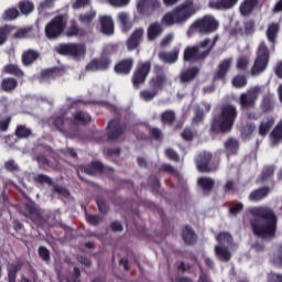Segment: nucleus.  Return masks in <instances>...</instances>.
Returning <instances> with one entry per match:
<instances>
[{"instance_id": "1", "label": "nucleus", "mask_w": 282, "mask_h": 282, "mask_svg": "<svg viewBox=\"0 0 282 282\" xmlns=\"http://www.w3.org/2000/svg\"><path fill=\"white\" fill-rule=\"evenodd\" d=\"M249 214L253 217L250 220V227L254 237H258V239H274L276 237L279 217L272 207H251Z\"/></svg>"}, {"instance_id": "2", "label": "nucleus", "mask_w": 282, "mask_h": 282, "mask_svg": "<svg viewBox=\"0 0 282 282\" xmlns=\"http://www.w3.org/2000/svg\"><path fill=\"white\" fill-rule=\"evenodd\" d=\"M239 111L237 106L232 104H226L221 106L220 113L214 115L209 123V133L212 135H226L235 129V122Z\"/></svg>"}, {"instance_id": "3", "label": "nucleus", "mask_w": 282, "mask_h": 282, "mask_svg": "<svg viewBox=\"0 0 282 282\" xmlns=\"http://www.w3.org/2000/svg\"><path fill=\"white\" fill-rule=\"evenodd\" d=\"M118 52V45L116 44H108L100 57L93 58L85 67L86 72H107L109 67H111V55Z\"/></svg>"}, {"instance_id": "4", "label": "nucleus", "mask_w": 282, "mask_h": 282, "mask_svg": "<svg viewBox=\"0 0 282 282\" xmlns=\"http://www.w3.org/2000/svg\"><path fill=\"white\" fill-rule=\"evenodd\" d=\"M208 40H203L199 43L186 46L183 53L184 63H204L209 55V51H206Z\"/></svg>"}, {"instance_id": "5", "label": "nucleus", "mask_w": 282, "mask_h": 282, "mask_svg": "<svg viewBox=\"0 0 282 282\" xmlns=\"http://www.w3.org/2000/svg\"><path fill=\"white\" fill-rule=\"evenodd\" d=\"M67 14H57L44 28L45 37L48 41H56L63 36L67 28Z\"/></svg>"}, {"instance_id": "6", "label": "nucleus", "mask_w": 282, "mask_h": 282, "mask_svg": "<svg viewBox=\"0 0 282 282\" xmlns=\"http://www.w3.org/2000/svg\"><path fill=\"white\" fill-rule=\"evenodd\" d=\"M55 52L74 61H83L87 55V46L83 43H61L55 47Z\"/></svg>"}, {"instance_id": "7", "label": "nucleus", "mask_w": 282, "mask_h": 282, "mask_svg": "<svg viewBox=\"0 0 282 282\" xmlns=\"http://www.w3.org/2000/svg\"><path fill=\"white\" fill-rule=\"evenodd\" d=\"M253 66L251 67V76L263 74L268 69V65H270V48H268L265 42L259 44Z\"/></svg>"}, {"instance_id": "8", "label": "nucleus", "mask_w": 282, "mask_h": 282, "mask_svg": "<svg viewBox=\"0 0 282 282\" xmlns=\"http://www.w3.org/2000/svg\"><path fill=\"white\" fill-rule=\"evenodd\" d=\"M113 173V169L109 166H105L100 161H91L88 164H83L78 166L77 175L82 182L85 180L82 177L80 173H85L86 175H90L91 177L96 175H102V173Z\"/></svg>"}, {"instance_id": "9", "label": "nucleus", "mask_w": 282, "mask_h": 282, "mask_svg": "<svg viewBox=\"0 0 282 282\" xmlns=\"http://www.w3.org/2000/svg\"><path fill=\"white\" fill-rule=\"evenodd\" d=\"M192 28L196 30L199 34H213L219 30V21L213 15H204L200 19H197Z\"/></svg>"}, {"instance_id": "10", "label": "nucleus", "mask_w": 282, "mask_h": 282, "mask_svg": "<svg viewBox=\"0 0 282 282\" xmlns=\"http://www.w3.org/2000/svg\"><path fill=\"white\" fill-rule=\"evenodd\" d=\"M261 86H254L242 93L239 97L240 109H254L257 100H259V94L262 91Z\"/></svg>"}, {"instance_id": "11", "label": "nucleus", "mask_w": 282, "mask_h": 282, "mask_svg": "<svg viewBox=\"0 0 282 282\" xmlns=\"http://www.w3.org/2000/svg\"><path fill=\"white\" fill-rule=\"evenodd\" d=\"M149 74H151V62L139 63L131 77L133 87L138 89L141 85H144Z\"/></svg>"}, {"instance_id": "12", "label": "nucleus", "mask_w": 282, "mask_h": 282, "mask_svg": "<svg viewBox=\"0 0 282 282\" xmlns=\"http://www.w3.org/2000/svg\"><path fill=\"white\" fill-rule=\"evenodd\" d=\"M195 12H197V9H195V0H185L174 9V14H176V21H178V23H186Z\"/></svg>"}, {"instance_id": "13", "label": "nucleus", "mask_w": 282, "mask_h": 282, "mask_svg": "<svg viewBox=\"0 0 282 282\" xmlns=\"http://www.w3.org/2000/svg\"><path fill=\"white\" fill-rule=\"evenodd\" d=\"M210 162H213V153L200 152L195 159L197 171L199 173H215L218 166L210 164Z\"/></svg>"}, {"instance_id": "14", "label": "nucleus", "mask_w": 282, "mask_h": 282, "mask_svg": "<svg viewBox=\"0 0 282 282\" xmlns=\"http://www.w3.org/2000/svg\"><path fill=\"white\" fill-rule=\"evenodd\" d=\"M127 131V124L121 122L120 119H112L108 122L107 127V140L109 142H116L121 135H124Z\"/></svg>"}, {"instance_id": "15", "label": "nucleus", "mask_w": 282, "mask_h": 282, "mask_svg": "<svg viewBox=\"0 0 282 282\" xmlns=\"http://www.w3.org/2000/svg\"><path fill=\"white\" fill-rule=\"evenodd\" d=\"M162 8L160 0H138L137 12L140 17H153Z\"/></svg>"}, {"instance_id": "16", "label": "nucleus", "mask_w": 282, "mask_h": 282, "mask_svg": "<svg viewBox=\"0 0 282 282\" xmlns=\"http://www.w3.org/2000/svg\"><path fill=\"white\" fill-rule=\"evenodd\" d=\"M156 73L154 77H152L149 82L150 88L160 94L162 89L166 86L169 78L166 77V73L162 72V66H155Z\"/></svg>"}, {"instance_id": "17", "label": "nucleus", "mask_w": 282, "mask_h": 282, "mask_svg": "<svg viewBox=\"0 0 282 282\" xmlns=\"http://www.w3.org/2000/svg\"><path fill=\"white\" fill-rule=\"evenodd\" d=\"M22 215L28 219H31L33 224H41V221H43V214L41 213V209L32 202L24 204Z\"/></svg>"}, {"instance_id": "18", "label": "nucleus", "mask_w": 282, "mask_h": 282, "mask_svg": "<svg viewBox=\"0 0 282 282\" xmlns=\"http://www.w3.org/2000/svg\"><path fill=\"white\" fill-rule=\"evenodd\" d=\"M134 63L135 61L133 59V57L123 58L115 64L113 72L118 76H129V74H131V70L133 69Z\"/></svg>"}, {"instance_id": "19", "label": "nucleus", "mask_w": 282, "mask_h": 282, "mask_svg": "<svg viewBox=\"0 0 282 282\" xmlns=\"http://www.w3.org/2000/svg\"><path fill=\"white\" fill-rule=\"evenodd\" d=\"M144 29H135L126 42L128 52H133V50H138V47H140V44L142 43Z\"/></svg>"}, {"instance_id": "20", "label": "nucleus", "mask_w": 282, "mask_h": 282, "mask_svg": "<svg viewBox=\"0 0 282 282\" xmlns=\"http://www.w3.org/2000/svg\"><path fill=\"white\" fill-rule=\"evenodd\" d=\"M63 34L64 36H67V39H83V36H87V32L78 25L76 20L69 21V25L65 28Z\"/></svg>"}, {"instance_id": "21", "label": "nucleus", "mask_w": 282, "mask_h": 282, "mask_svg": "<svg viewBox=\"0 0 282 282\" xmlns=\"http://www.w3.org/2000/svg\"><path fill=\"white\" fill-rule=\"evenodd\" d=\"M61 76H63L61 67L54 66L45 68L40 73V83H51L52 80H56V78H61Z\"/></svg>"}, {"instance_id": "22", "label": "nucleus", "mask_w": 282, "mask_h": 282, "mask_svg": "<svg viewBox=\"0 0 282 282\" xmlns=\"http://www.w3.org/2000/svg\"><path fill=\"white\" fill-rule=\"evenodd\" d=\"M99 24L101 34L105 36H113L116 24L113 23V18H111V15H100Z\"/></svg>"}, {"instance_id": "23", "label": "nucleus", "mask_w": 282, "mask_h": 282, "mask_svg": "<svg viewBox=\"0 0 282 282\" xmlns=\"http://www.w3.org/2000/svg\"><path fill=\"white\" fill-rule=\"evenodd\" d=\"M232 65V59L226 58L219 63L216 73L214 74V80H226L228 76V72H230V67Z\"/></svg>"}, {"instance_id": "24", "label": "nucleus", "mask_w": 282, "mask_h": 282, "mask_svg": "<svg viewBox=\"0 0 282 282\" xmlns=\"http://www.w3.org/2000/svg\"><path fill=\"white\" fill-rule=\"evenodd\" d=\"M197 76H199V67L192 66V67L181 72V74L178 75V78H180V83H182V85H186L188 83H193V80Z\"/></svg>"}, {"instance_id": "25", "label": "nucleus", "mask_w": 282, "mask_h": 282, "mask_svg": "<svg viewBox=\"0 0 282 282\" xmlns=\"http://www.w3.org/2000/svg\"><path fill=\"white\" fill-rule=\"evenodd\" d=\"M180 46H174L170 52H161L159 53L160 61L163 63H167L169 65L175 64L176 61L180 58Z\"/></svg>"}, {"instance_id": "26", "label": "nucleus", "mask_w": 282, "mask_h": 282, "mask_svg": "<svg viewBox=\"0 0 282 282\" xmlns=\"http://www.w3.org/2000/svg\"><path fill=\"white\" fill-rule=\"evenodd\" d=\"M91 122V115L85 110H77L73 115V119H69V127L73 124H89Z\"/></svg>"}, {"instance_id": "27", "label": "nucleus", "mask_w": 282, "mask_h": 282, "mask_svg": "<svg viewBox=\"0 0 282 282\" xmlns=\"http://www.w3.org/2000/svg\"><path fill=\"white\" fill-rule=\"evenodd\" d=\"M41 58V53L39 51L29 48L22 53V65L24 67H30L31 65H34L36 61Z\"/></svg>"}, {"instance_id": "28", "label": "nucleus", "mask_w": 282, "mask_h": 282, "mask_svg": "<svg viewBox=\"0 0 282 282\" xmlns=\"http://www.w3.org/2000/svg\"><path fill=\"white\" fill-rule=\"evenodd\" d=\"M182 239L186 246H195L197 243V234L191 225H185L182 229Z\"/></svg>"}, {"instance_id": "29", "label": "nucleus", "mask_w": 282, "mask_h": 282, "mask_svg": "<svg viewBox=\"0 0 282 282\" xmlns=\"http://www.w3.org/2000/svg\"><path fill=\"white\" fill-rule=\"evenodd\" d=\"M259 7V0H243L239 6L241 17H250Z\"/></svg>"}, {"instance_id": "30", "label": "nucleus", "mask_w": 282, "mask_h": 282, "mask_svg": "<svg viewBox=\"0 0 282 282\" xmlns=\"http://www.w3.org/2000/svg\"><path fill=\"white\" fill-rule=\"evenodd\" d=\"M270 195V187L262 186L260 188L253 189L249 196V202H262V199H265Z\"/></svg>"}, {"instance_id": "31", "label": "nucleus", "mask_w": 282, "mask_h": 282, "mask_svg": "<svg viewBox=\"0 0 282 282\" xmlns=\"http://www.w3.org/2000/svg\"><path fill=\"white\" fill-rule=\"evenodd\" d=\"M236 3H239V0H217L210 1L209 8H212V10H232Z\"/></svg>"}, {"instance_id": "32", "label": "nucleus", "mask_w": 282, "mask_h": 282, "mask_svg": "<svg viewBox=\"0 0 282 282\" xmlns=\"http://www.w3.org/2000/svg\"><path fill=\"white\" fill-rule=\"evenodd\" d=\"M197 185L202 188L204 195H210L213 188H215V180L203 176L197 180Z\"/></svg>"}, {"instance_id": "33", "label": "nucleus", "mask_w": 282, "mask_h": 282, "mask_svg": "<svg viewBox=\"0 0 282 282\" xmlns=\"http://www.w3.org/2000/svg\"><path fill=\"white\" fill-rule=\"evenodd\" d=\"M280 30H281V26L279 25V23L272 22L271 24H269L265 32L269 43L276 45V39H279Z\"/></svg>"}, {"instance_id": "34", "label": "nucleus", "mask_w": 282, "mask_h": 282, "mask_svg": "<svg viewBox=\"0 0 282 282\" xmlns=\"http://www.w3.org/2000/svg\"><path fill=\"white\" fill-rule=\"evenodd\" d=\"M274 171H276V166L265 165L262 169L261 175L257 180V182L260 183V184H263L264 182H270L274 177Z\"/></svg>"}, {"instance_id": "35", "label": "nucleus", "mask_w": 282, "mask_h": 282, "mask_svg": "<svg viewBox=\"0 0 282 282\" xmlns=\"http://www.w3.org/2000/svg\"><path fill=\"white\" fill-rule=\"evenodd\" d=\"M274 127V117H267L264 118L259 126V135L265 138L268 133H270V129Z\"/></svg>"}, {"instance_id": "36", "label": "nucleus", "mask_w": 282, "mask_h": 282, "mask_svg": "<svg viewBox=\"0 0 282 282\" xmlns=\"http://www.w3.org/2000/svg\"><path fill=\"white\" fill-rule=\"evenodd\" d=\"M164 29L162 28V24L158 22L151 23L148 28V41H155V39L162 35Z\"/></svg>"}, {"instance_id": "37", "label": "nucleus", "mask_w": 282, "mask_h": 282, "mask_svg": "<svg viewBox=\"0 0 282 282\" xmlns=\"http://www.w3.org/2000/svg\"><path fill=\"white\" fill-rule=\"evenodd\" d=\"M17 87H19V82L14 77H6L1 82V89L7 94H10V91H14Z\"/></svg>"}, {"instance_id": "38", "label": "nucleus", "mask_w": 282, "mask_h": 282, "mask_svg": "<svg viewBox=\"0 0 282 282\" xmlns=\"http://www.w3.org/2000/svg\"><path fill=\"white\" fill-rule=\"evenodd\" d=\"M69 118L65 116V113L61 116H56L53 118V127L57 129L61 133H65V124H68L69 127Z\"/></svg>"}, {"instance_id": "39", "label": "nucleus", "mask_w": 282, "mask_h": 282, "mask_svg": "<svg viewBox=\"0 0 282 282\" xmlns=\"http://www.w3.org/2000/svg\"><path fill=\"white\" fill-rule=\"evenodd\" d=\"M216 240L218 241V246L223 247V248H230V246H232V235H230V232L228 231H221L218 234Z\"/></svg>"}, {"instance_id": "40", "label": "nucleus", "mask_w": 282, "mask_h": 282, "mask_svg": "<svg viewBox=\"0 0 282 282\" xmlns=\"http://www.w3.org/2000/svg\"><path fill=\"white\" fill-rule=\"evenodd\" d=\"M176 115L174 110H165L161 113V122L165 127L175 124Z\"/></svg>"}, {"instance_id": "41", "label": "nucleus", "mask_w": 282, "mask_h": 282, "mask_svg": "<svg viewBox=\"0 0 282 282\" xmlns=\"http://www.w3.org/2000/svg\"><path fill=\"white\" fill-rule=\"evenodd\" d=\"M4 74H11V76H15V78H23L25 76V73L19 65L17 64H9L6 65L3 68Z\"/></svg>"}, {"instance_id": "42", "label": "nucleus", "mask_w": 282, "mask_h": 282, "mask_svg": "<svg viewBox=\"0 0 282 282\" xmlns=\"http://www.w3.org/2000/svg\"><path fill=\"white\" fill-rule=\"evenodd\" d=\"M272 144H279L282 141V119L270 133Z\"/></svg>"}, {"instance_id": "43", "label": "nucleus", "mask_w": 282, "mask_h": 282, "mask_svg": "<svg viewBox=\"0 0 282 282\" xmlns=\"http://www.w3.org/2000/svg\"><path fill=\"white\" fill-rule=\"evenodd\" d=\"M261 109L263 113H269V111L274 110V97L272 95H265L262 98Z\"/></svg>"}, {"instance_id": "44", "label": "nucleus", "mask_w": 282, "mask_h": 282, "mask_svg": "<svg viewBox=\"0 0 282 282\" xmlns=\"http://www.w3.org/2000/svg\"><path fill=\"white\" fill-rule=\"evenodd\" d=\"M15 138L19 140H25L32 135V130L28 128L26 126L20 124L17 126L15 131H14Z\"/></svg>"}, {"instance_id": "45", "label": "nucleus", "mask_w": 282, "mask_h": 282, "mask_svg": "<svg viewBox=\"0 0 282 282\" xmlns=\"http://www.w3.org/2000/svg\"><path fill=\"white\" fill-rule=\"evenodd\" d=\"M94 19H96V11L82 13L78 17L79 23H82V25H85L86 28H89V25H91Z\"/></svg>"}, {"instance_id": "46", "label": "nucleus", "mask_w": 282, "mask_h": 282, "mask_svg": "<svg viewBox=\"0 0 282 282\" xmlns=\"http://www.w3.org/2000/svg\"><path fill=\"white\" fill-rule=\"evenodd\" d=\"M225 149H226V151H228L229 155H237V153L239 151V141H237L234 138H229L225 142Z\"/></svg>"}, {"instance_id": "47", "label": "nucleus", "mask_w": 282, "mask_h": 282, "mask_svg": "<svg viewBox=\"0 0 282 282\" xmlns=\"http://www.w3.org/2000/svg\"><path fill=\"white\" fill-rule=\"evenodd\" d=\"M18 8L21 12V14H31V12H34V3L30 0H22L19 2Z\"/></svg>"}, {"instance_id": "48", "label": "nucleus", "mask_w": 282, "mask_h": 282, "mask_svg": "<svg viewBox=\"0 0 282 282\" xmlns=\"http://www.w3.org/2000/svg\"><path fill=\"white\" fill-rule=\"evenodd\" d=\"M161 22L163 25H175L176 23H180V21H177V15L175 14L174 10L165 13Z\"/></svg>"}, {"instance_id": "49", "label": "nucleus", "mask_w": 282, "mask_h": 282, "mask_svg": "<svg viewBox=\"0 0 282 282\" xmlns=\"http://www.w3.org/2000/svg\"><path fill=\"white\" fill-rule=\"evenodd\" d=\"M229 247H221V246H216L215 247V252L217 257H220L223 261H230L232 258V254L230 253V250H228Z\"/></svg>"}, {"instance_id": "50", "label": "nucleus", "mask_w": 282, "mask_h": 282, "mask_svg": "<svg viewBox=\"0 0 282 282\" xmlns=\"http://www.w3.org/2000/svg\"><path fill=\"white\" fill-rule=\"evenodd\" d=\"M118 21H119V23H121V25L124 30H131V28H133V23L129 19V13H127V12L118 13Z\"/></svg>"}, {"instance_id": "51", "label": "nucleus", "mask_w": 282, "mask_h": 282, "mask_svg": "<svg viewBox=\"0 0 282 282\" xmlns=\"http://www.w3.org/2000/svg\"><path fill=\"white\" fill-rule=\"evenodd\" d=\"M257 23L254 22V20H247L243 22V32H245V36H252V34H254V32L257 31Z\"/></svg>"}, {"instance_id": "52", "label": "nucleus", "mask_w": 282, "mask_h": 282, "mask_svg": "<svg viewBox=\"0 0 282 282\" xmlns=\"http://www.w3.org/2000/svg\"><path fill=\"white\" fill-rule=\"evenodd\" d=\"M232 86L236 87V89H243L246 85H248V79L245 77V75H236L232 80Z\"/></svg>"}, {"instance_id": "53", "label": "nucleus", "mask_w": 282, "mask_h": 282, "mask_svg": "<svg viewBox=\"0 0 282 282\" xmlns=\"http://www.w3.org/2000/svg\"><path fill=\"white\" fill-rule=\"evenodd\" d=\"M33 182H35V184H47L48 186H54V181H52V177L45 174L35 175L33 177Z\"/></svg>"}, {"instance_id": "54", "label": "nucleus", "mask_w": 282, "mask_h": 282, "mask_svg": "<svg viewBox=\"0 0 282 282\" xmlns=\"http://www.w3.org/2000/svg\"><path fill=\"white\" fill-rule=\"evenodd\" d=\"M3 21H14V19H19V10L17 8H11L4 11L2 14Z\"/></svg>"}, {"instance_id": "55", "label": "nucleus", "mask_w": 282, "mask_h": 282, "mask_svg": "<svg viewBox=\"0 0 282 282\" xmlns=\"http://www.w3.org/2000/svg\"><path fill=\"white\" fill-rule=\"evenodd\" d=\"M272 261H273L274 265L282 268V243L276 246V249L273 253Z\"/></svg>"}, {"instance_id": "56", "label": "nucleus", "mask_w": 282, "mask_h": 282, "mask_svg": "<svg viewBox=\"0 0 282 282\" xmlns=\"http://www.w3.org/2000/svg\"><path fill=\"white\" fill-rule=\"evenodd\" d=\"M37 254L40 259H42V261H45L46 263H50V261H52L50 250L44 246L39 247Z\"/></svg>"}, {"instance_id": "57", "label": "nucleus", "mask_w": 282, "mask_h": 282, "mask_svg": "<svg viewBox=\"0 0 282 282\" xmlns=\"http://www.w3.org/2000/svg\"><path fill=\"white\" fill-rule=\"evenodd\" d=\"M10 122H12V116L0 115V131H8V129L10 128Z\"/></svg>"}, {"instance_id": "58", "label": "nucleus", "mask_w": 282, "mask_h": 282, "mask_svg": "<svg viewBox=\"0 0 282 282\" xmlns=\"http://www.w3.org/2000/svg\"><path fill=\"white\" fill-rule=\"evenodd\" d=\"M204 118H206V115H204V109L197 108L194 111L192 124H202V122H204Z\"/></svg>"}, {"instance_id": "59", "label": "nucleus", "mask_w": 282, "mask_h": 282, "mask_svg": "<svg viewBox=\"0 0 282 282\" xmlns=\"http://www.w3.org/2000/svg\"><path fill=\"white\" fill-rule=\"evenodd\" d=\"M155 96H158V93L153 88H151V90H142L140 93V98L145 102H151Z\"/></svg>"}, {"instance_id": "60", "label": "nucleus", "mask_w": 282, "mask_h": 282, "mask_svg": "<svg viewBox=\"0 0 282 282\" xmlns=\"http://www.w3.org/2000/svg\"><path fill=\"white\" fill-rule=\"evenodd\" d=\"M248 65H250V59L246 56H241L237 59L236 68L239 72H246V69H248Z\"/></svg>"}, {"instance_id": "61", "label": "nucleus", "mask_w": 282, "mask_h": 282, "mask_svg": "<svg viewBox=\"0 0 282 282\" xmlns=\"http://www.w3.org/2000/svg\"><path fill=\"white\" fill-rule=\"evenodd\" d=\"M20 270H21V267H19V264L12 265L8 272V281L17 282V274L19 273Z\"/></svg>"}, {"instance_id": "62", "label": "nucleus", "mask_w": 282, "mask_h": 282, "mask_svg": "<svg viewBox=\"0 0 282 282\" xmlns=\"http://www.w3.org/2000/svg\"><path fill=\"white\" fill-rule=\"evenodd\" d=\"M149 133L153 140H156V142H160V140L163 138L162 130L160 128L150 127Z\"/></svg>"}, {"instance_id": "63", "label": "nucleus", "mask_w": 282, "mask_h": 282, "mask_svg": "<svg viewBox=\"0 0 282 282\" xmlns=\"http://www.w3.org/2000/svg\"><path fill=\"white\" fill-rule=\"evenodd\" d=\"M86 221L90 226H98L102 221V216L100 215H86Z\"/></svg>"}, {"instance_id": "64", "label": "nucleus", "mask_w": 282, "mask_h": 282, "mask_svg": "<svg viewBox=\"0 0 282 282\" xmlns=\"http://www.w3.org/2000/svg\"><path fill=\"white\" fill-rule=\"evenodd\" d=\"M10 34V26H0V45H3L8 41V35Z\"/></svg>"}]
</instances>
